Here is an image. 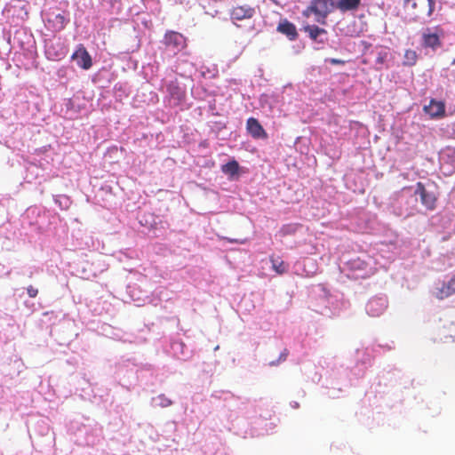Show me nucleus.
Segmentation results:
<instances>
[{
    "mask_svg": "<svg viewBox=\"0 0 455 455\" xmlns=\"http://www.w3.org/2000/svg\"><path fill=\"white\" fill-rule=\"evenodd\" d=\"M418 54L414 50L408 49L404 52L403 65L411 67L416 64Z\"/></svg>",
    "mask_w": 455,
    "mask_h": 455,
    "instance_id": "nucleus-19",
    "label": "nucleus"
},
{
    "mask_svg": "<svg viewBox=\"0 0 455 455\" xmlns=\"http://www.w3.org/2000/svg\"><path fill=\"white\" fill-rule=\"evenodd\" d=\"M55 21L60 25V29L64 28L67 23L66 18L62 14H57L55 16Z\"/></svg>",
    "mask_w": 455,
    "mask_h": 455,
    "instance_id": "nucleus-21",
    "label": "nucleus"
},
{
    "mask_svg": "<svg viewBox=\"0 0 455 455\" xmlns=\"http://www.w3.org/2000/svg\"><path fill=\"white\" fill-rule=\"evenodd\" d=\"M330 62L333 65H343L345 63L344 60L339 59H331Z\"/></svg>",
    "mask_w": 455,
    "mask_h": 455,
    "instance_id": "nucleus-25",
    "label": "nucleus"
},
{
    "mask_svg": "<svg viewBox=\"0 0 455 455\" xmlns=\"http://www.w3.org/2000/svg\"><path fill=\"white\" fill-rule=\"evenodd\" d=\"M157 400L159 401L158 404L162 407H168L172 403V400L167 398L164 395H158Z\"/></svg>",
    "mask_w": 455,
    "mask_h": 455,
    "instance_id": "nucleus-20",
    "label": "nucleus"
},
{
    "mask_svg": "<svg viewBox=\"0 0 455 455\" xmlns=\"http://www.w3.org/2000/svg\"><path fill=\"white\" fill-rule=\"evenodd\" d=\"M167 92L175 104H179L185 98V92L174 82L167 85Z\"/></svg>",
    "mask_w": 455,
    "mask_h": 455,
    "instance_id": "nucleus-13",
    "label": "nucleus"
},
{
    "mask_svg": "<svg viewBox=\"0 0 455 455\" xmlns=\"http://www.w3.org/2000/svg\"><path fill=\"white\" fill-rule=\"evenodd\" d=\"M361 0H339L336 8L341 12L355 10L360 4Z\"/></svg>",
    "mask_w": 455,
    "mask_h": 455,
    "instance_id": "nucleus-15",
    "label": "nucleus"
},
{
    "mask_svg": "<svg viewBox=\"0 0 455 455\" xmlns=\"http://www.w3.org/2000/svg\"><path fill=\"white\" fill-rule=\"evenodd\" d=\"M422 40L425 47L436 48L441 45L440 37L436 33H424Z\"/></svg>",
    "mask_w": 455,
    "mask_h": 455,
    "instance_id": "nucleus-14",
    "label": "nucleus"
},
{
    "mask_svg": "<svg viewBox=\"0 0 455 455\" xmlns=\"http://www.w3.org/2000/svg\"><path fill=\"white\" fill-rule=\"evenodd\" d=\"M334 8L336 4L333 0H312L302 14L307 18L314 14L317 22L325 24L327 16Z\"/></svg>",
    "mask_w": 455,
    "mask_h": 455,
    "instance_id": "nucleus-1",
    "label": "nucleus"
},
{
    "mask_svg": "<svg viewBox=\"0 0 455 455\" xmlns=\"http://www.w3.org/2000/svg\"><path fill=\"white\" fill-rule=\"evenodd\" d=\"M304 30L314 41H316L321 35L327 34V31L324 28H319L316 25H307L304 28Z\"/></svg>",
    "mask_w": 455,
    "mask_h": 455,
    "instance_id": "nucleus-16",
    "label": "nucleus"
},
{
    "mask_svg": "<svg viewBox=\"0 0 455 455\" xmlns=\"http://www.w3.org/2000/svg\"><path fill=\"white\" fill-rule=\"evenodd\" d=\"M45 54L49 60L58 61L66 56L67 49L60 41L50 42L45 46Z\"/></svg>",
    "mask_w": 455,
    "mask_h": 455,
    "instance_id": "nucleus-4",
    "label": "nucleus"
},
{
    "mask_svg": "<svg viewBox=\"0 0 455 455\" xmlns=\"http://www.w3.org/2000/svg\"><path fill=\"white\" fill-rule=\"evenodd\" d=\"M71 59L83 69H89L92 65V58L83 44L78 45Z\"/></svg>",
    "mask_w": 455,
    "mask_h": 455,
    "instance_id": "nucleus-6",
    "label": "nucleus"
},
{
    "mask_svg": "<svg viewBox=\"0 0 455 455\" xmlns=\"http://www.w3.org/2000/svg\"><path fill=\"white\" fill-rule=\"evenodd\" d=\"M273 3H275V4H280V1L279 0H271Z\"/></svg>",
    "mask_w": 455,
    "mask_h": 455,
    "instance_id": "nucleus-27",
    "label": "nucleus"
},
{
    "mask_svg": "<svg viewBox=\"0 0 455 455\" xmlns=\"http://www.w3.org/2000/svg\"><path fill=\"white\" fill-rule=\"evenodd\" d=\"M165 48L173 52L178 53L187 46L186 38L179 32L168 31L165 33L164 40Z\"/></svg>",
    "mask_w": 455,
    "mask_h": 455,
    "instance_id": "nucleus-3",
    "label": "nucleus"
},
{
    "mask_svg": "<svg viewBox=\"0 0 455 455\" xmlns=\"http://www.w3.org/2000/svg\"><path fill=\"white\" fill-rule=\"evenodd\" d=\"M246 130L253 139H267V133L254 117H249L246 122Z\"/></svg>",
    "mask_w": 455,
    "mask_h": 455,
    "instance_id": "nucleus-7",
    "label": "nucleus"
},
{
    "mask_svg": "<svg viewBox=\"0 0 455 455\" xmlns=\"http://www.w3.org/2000/svg\"><path fill=\"white\" fill-rule=\"evenodd\" d=\"M230 243H244L245 240H238V239H229Z\"/></svg>",
    "mask_w": 455,
    "mask_h": 455,
    "instance_id": "nucleus-26",
    "label": "nucleus"
},
{
    "mask_svg": "<svg viewBox=\"0 0 455 455\" xmlns=\"http://www.w3.org/2000/svg\"><path fill=\"white\" fill-rule=\"evenodd\" d=\"M424 110L432 118L443 117L445 114V105L442 101L431 100L429 104L424 107Z\"/></svg>",
    "mask_w": 455,
    "mask_h": 455,
    "instance_id": "nucleus-9",
    "label": "nucleus"
},
{
    "mask_svg": "<svg viewBox=\"0 0 455 455\" xmlns=\"http://www.w3.org/2000/svg\"><path fill=\"white\" fill-rule=\"evenodd\" d=\"M289 355V351L285 348L279 355V361L283 362L287 359V356Z\"/></svg>",
    "mask_w": 455,
    "mask_h": 455,
    "instance_id": "nucleus-24",
    "label": "nucleus"
},
{
    "mask_svg": "<svg viewBox=\"0 0 455 455\" xmlns=\"http://www.w3.org/2000/svg\"><path fill=\"white\" fill-rule=\"evenodd\" d=\"M387 52H379L376 58V64L383 65L387 60Z\"/></svg>",
    "mask_w": 455,
    "mask_h": 455,
    "instance_id": "nucleus-22",
    "label": "nucleus"
},
{
    "mask_svg": "<svg viewBox=\"0 0 455 455\" xmlns=\"http://www.w3.org/2000/svg\"><path fill=\"white\" fill-rule=\"evenodd\" d=\"M405 8L409 12L411 20H424L429 18L435 10L434 0H406Z\"/></svg>",
    "mask_w": 455,
    "mask_h": 455,
    "instance_id": "nucleus-2",
    "label": "nucleus"
},
{
    "mask_svg": "<svg viewBox=\"0 0 455 455\" xmlns=\"http://www.w3.org/2000/svg\"><path fill=\"white\" fill-rule=\"evenodd\" d=\"M277 31L285 35L290 40H295L298 36L295 25L287 20H284L278 24Z\"/></svg>",
    "mask_w": 455,
    "mask_h": 455,
    "instance_id": "nucleus-12",
    "label": "nucleus"
},
{
    "mask_svg": "<svg viewBox=\"0 0 455 455\" xmlns=\"http://www.w3.org/2000/svg\"><path fill=\"white\" fill-rule=\"evenodd\" d=\"M254 14V9L245 5L235 6L230 12L231 19L235 20H243L250 19Z\"/></svg>",
    "mask_w": 455,
    "mask_h": 455,
    "instance_id": "nucleus-10",
    "label": "nucleus"
},
{
    "mask_svg": "<svg viewBox=\"0 0 455 455\" xmlns=\"http://www.w3.org/2000/svg\"><path fill=\"white\" fill-rule=\"evenodd\" d=\"M272 268L279 275L284 274L288 270V265L280 258L270 257Z\"/></svg>",
    "mask_w": 455,
    "mask_h": 455,
    "instance_id": "nucleus-17",
    "label": "nucleus"
},
{
    "mask_svg": "<svg viewBox=\"0 0 455 455\" xmlns=\"http://www.w3.org/2000/svg\"><path fill=\"white\" fill-rule=\"evenodd\" d=\"M386 302L380 298H373L369 300L366 306L367 313L373 316L380 315L386 309Z\"/></svg>",
    "mask_w": 455,
    "mask_h": 455,
    "instance_id": "nucleus-8",
    "label": "nucleus"
},
{
    "mask_svg": "<svg viewBox=\"0 0 455 455\" xmlns=\"http://www.w3.org/2000/svg\"><path fill=\"white\" fill-rule=\"evenodd\" d=\"M27 292H28V295L30 297V298H35L37 296L38 294V290L32 286V285H29L28 288H27Z\"/></svg>",
    "mask_w": 455,
    "mask_h": 455,
    "instance_id": "nucleus-23",
    "label": "nucleus"
},
{
    "mask_svg": "<svg viewBox=\"0 0 455 455\" xmlns=\"http://www.w3.org/2000/svg\"><path fill=\"white\" fill-rule=\"evenodd\" d=\"M455 294V276L451 277L447 283H443L435 291V297L443 299Z\"/></svg>",
    "mask_w": 455,
    "mask_h": 455,
    "instance_id": "nucleus-11",
    "label": "nucleus"
},
{
    "mask_svg": "<svg viewBox=\"0 0 455 455\" xmlns=\"http://www.w3.org/2000/svg\"><path fill=\"white\" fill-rule=\"evenodd\" d=\"M221 171L223 173L233 177L238 173L239 164L235 160L229 161L221 166Z\"/></svg>",
    "mask_w": 455,
    "mask_h": 455,
    "instance_id": "nucleus-18",
    "label": "nucleus"
},
{
    "mask_svg": "<svg viewBox=\"0 0 455 455\" xmlns=\"http://www.w3.org/2000/svg\"><path fill=\"white\" fill-rule=\"evenodd\" d=\"M452 64H454V65H455V60L452 61Z\"/></svg>",
    "mask_w": 455,
    "mask_h": 455,
    "instance_id": "nucleus-28",
    "label": "nucleus"
},
{
    "mask_svg": "<svg viewBox=\"0 0 455 455\" xmlns=\"http://www.w3.org/2000/svg\"><path fill=\"white\" fill-rule=\"evenodd\" d=\"M415 195H419L421 204L427 210H434L435 207L436 197L432 192H428L422 182L416 184Z\"/></svg>",
    "mask_w": 455,
    "mask_h": 455,
    "instance_id": "nucleus-5",
    "label": "nucleus"
}]
</instances>
